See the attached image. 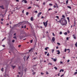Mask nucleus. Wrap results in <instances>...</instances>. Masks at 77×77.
Returning a JSON list of instances; mask_svg holds the SVG:
<instances>
[{
	"label": "nucleus",
	"mask_w": 77,
	"mask_h": 77,
	"mask_svg": "<svg viewBox=\"0 0 77 77\" xmlns=\"http://www.w3.org/2000/svg\"><path fill=\"white\" fill-rule=\"evenodd\" d=\"M64 34L65 35H67V32H65L64 33Z\"/></svg>",
	"instance_id": "nucleus-25"
},
{
	"label": "nucleus",
	"mask_w": 77,
	"mask_h": 77,
	"mask_svg": "<svg viewBox=\"0 0 77 77\" xmlns=\"http://www.w3.org/2000/svg\"><path fill=\"white\" fill-rule=\"evenodd\" d=\"M75 26V23H74V25H73V27H74Z\"/></svg>",
	"instance_id": "nucleus-42"
},
{
	"label": "nucleus",
	"mask_w": 77,
	"mask_h": 77,
	"mask_svg": "<svg viewBox=\"0 0 77 77\" xmlns=\"http://www.w3.org/2000/svg\"><path fill=\"white\" fill-rule=\"evenodd\" d=\"M13 38H14V39H15L17 40V37L16 36L14 37Z\"/></svg>",
	"instance_id": "nucleus-21"
},
{
	"label": "nucleus",
	"mask_w": 77,
	"mask_h": 77,
	"mask_svg": "<svg viewBox=\"0 0 77 77\" xmlns=\"http://www.w3.org/2000/svg\"><path fill=\"white\" fill-rule=\"evenodd\" d=\"M36 73H35V72H33V73H32V75H35V74Z\"/></svg>",
	"instance_id": "nucleus-33"
},
{
	"label": "nucleus",
	"mask_w": 77,
	"mask_h": 77,
	"mask_svg": "<svg viewBox=\"0 0 77 77\" xmlns=\"http://www.w3.org/2000/svg\"><path fill=\"white\" fill-rule=\"evenodd\" d=\"M42 12H39V13H38V14H37V17H39V16H40V15H41V14H42Z\"/></svg>",
	"instance_id": "nucleus-3"
},
{
	"label": "nucleus",
	"mask_w": 77,
	"mask_h": 77,
	"mask_svg": "<svg viewBox=\"0 0 77 77\" xmlns=\"http://www.w3.org/2000/svg\"><path fill=\"white\" fill-rule=\"evenodd\" d=\"M67 7L68 8H69V9H71V6H67Z\"/></svg>",
	"instance_id": "nucleus-11"
},
{
	"label": "nucleus",
	"mask_w": 77,
	"mask_h": 77,
	"mask_svg": "<svg viewBox=\"0 0 77 77\" xmlns=\"http://www.w3.org/2000/svg\"><path fill=\"white\" fill-rule=\"evenodd\" d=\"M43 5H45V2H44L43 3Z\"/></svg>",
	"instance_id": "nucleus-31"
},
{
	"label": "nucleus",
	"mask_w": 77,
	"mask_h": 77,
	"mask_svg": "<svg viewBox=\"0 0 77 77\" xmlns=\"http://www.w3.org/2000/svg\"><path fill=\"white\" fill-rule=\"evenodd\" d=\"M16 0V1L17 2H19V0Z\"/></svg>",
	"instance_id": "nucleus-55"
},
{
	"label": "nucleus",
	"mask_w": 77,
	"mask_h": 77,
	"mask_svg": "<svg viewBox=\"0 0 77 77\" xmlns=\"http://www.w3.org/2000/svg\"><path fill=\"white\" fill-rule=\"evenodd\" d=\"M56 48H57V49H58V48H59V47H58V46H57Z\"/></svg>",
	"instance_id": "nucleus-49"
},
{
	"label": "nucleus",
	"mask_w": 77,
	"mask_h": 77,
	"mask_svg": "<svg viewBox=\"0 0 77 77\" xmlns=\"http://www.w3.org/2000/svg\"><path fill=\"white\" fill-rule=\"evenodd\" d=\"M33 42V40H32L30 41V43H32V42Z\"/></svg>",
	"instance_id": "nucleus-29"
},
{
	"label": "nucleus",
	"mask_w": 77,
	"mask_h": 77,
	"mask_svg": "<svg viewBox=\"0 0 77 77\" xmlns=\"http://www.w3.org/2000/svg\"><path fill=\"white\" fill-rule=\"evenodd\" d=\"M50 6H52L53 5L52 4H49Z\"/></svg>",
	"instance_id": "nucleus-41"
},
{
	"label": "nucleus",
	"mask_w": 77,
	"mask_h": 77,
	"mask_svg": "<svg viewBox=\"0 0 77 77\" xmlns=\"http://www.w3.org/2000/svg\"><path fill=\"white\" fill-rule=\"evenodd\" d=\"M6 39V37H5L2 40V41H4V40H5Z\"/></svg>",
	"instance_id": "nucleus-15"
},
{
	"label": "nucleus",
	"mask_w": 77,
	"mask_h": 77,
	"mask_svg": "<svg viewBox=\"0 0 77 77\" xmlns=\"http://www.w3.org/2000/svg\"><path fill=\"white\" fill-rule=\"evenodd\" d=\"M52 9H51V8H49L48 10V11H50V10H52Z\"/></svg>",
	"instance_id": "nucleus-48"
},
{
	"label": "nucleus",
	"mask_w": 77,
	"mask_h": 77,
	"mask_svg": "<svg viewBox=\"0 0 77 77\" xmlns=\"http://www.w3.org/2000/svg\"><path fill=\"white\" fill-rule=\"evenodd\" d=\"M21 45H18L19 47H21Z\"/></svg>",
	"instance_id": "nucleus-52"
},
{
	"label": "nucleus",
	"mask_w": 77,
	"mask_h": 77,
	"mask_svg": "<svg viewBox=\"0 0 77 77\" xmlns=\"http://www.w3.org/2000/svg\"><path fill=\"white\" fill-rule=\"evenodd\" d=\"M61 71H62V72H63L64 71L63 69H61Z\"/></svg>",
	"instance_id": "nucleus-56"
},
{
	"label": "nucleus",
	"mask_w": 77,
	"mask_h": 77,
	"mask_svg": "<svg viewBox=\"0 0 77 77\" xmlns=\"http://www.w3.org/2000/svg\"><path fill=\"white\" fill-rule=\"evenodd\" d=\"M57 44H58V45H60V44L59 43H57Z\"/></svg>",
	"instance_id": "nucleus-44"
},
{
	"label": "nucleus",
	"mask_w": 77,
	"mask_h": 77,
	"mask_svg": "<svg viewBox=\"0 0 77 77\" xmlns=\"http://www.w3.org/2000/svg\"><path fill=\"white\" fill-rule=\"evenodd\" d=\"M54 49H52V53H53V52H54Z\"/></svg>",
	"instance_id": "nucleus-23"
},
{
	"label": "nucleus",
	"mask_w": 77,
	"mask_h": 77,
	"mask_svg": "<svg viewBox=\"0 0 77 77\" xmlns=\"http://www.w3.org/2000/svg\"><path fill=\"white\" fill-rule=\"evenodd\" d=\"M69 61H70L69 60H68L67 61V62H69Z\"/></svg>",
	"instance_id": "nucleus-50"
},
{
	"label": "nucleus",
	"mask_w": 77,
	"mask_h": 77,
	"mask_svg": "<svg viewBox=\"0 0 77 77\" xmlns=\"http://www.w3.org/2000/svg\"><path fill=\"white\" fill-rule=\"evenodd\" d=\"M73 38L75 39H76V37H75V34H73Z\"/></svg>",
	"instance_id": "nucleus-8"
},
{
	"label": "nucleus",
	"mask_w": 77,
	"mask_h": 77,
	"mask_svg": "<svg viewBox=\"0 0 77 77\" xmlns=\"http://www.w3.org/2000/svg\"><path fill=\"white\" fill-rule=\"evenodd\" d=\"M52 41H53V42H54V41H55V38H54V37H52Z\"/></svg>",
	"instance_id": "nucleus-4"
},
{
	"label": "nucleus",
	"mask_w": 77,
	"mask_h": 77,
	"mask_svg": "<svg viewBox=\"0 0 77 77\" xmlns=\"http://www.w3.org/2000/svg\"><path fill=\"white\" fill-rule=\"evenodd\" d=\"M77 74V72H75L74 73V75H75L76 74Z\"/></svg>",
	"instance_id": "nucleus-18"
},
{
	"label": "nucleus",
	"mask_w": 77,
	"mask_h": 77,
	"mask_svg": "<svg viewBox=\"0 0 77 77\" xmlns=\"http://www.w3.org/2000/svg\"><path fill=\"white\" fill-rule=\"evenodd\" d=\"M52 34L53 36H55V35L54 34V33L53 32Z\"/></svg>",
	"instance_id": "nucleus-45"
},
{
	"label": "nucleus",
	"mask_w": 77,
	"mask_h": 77,
	"mask_svg": "<svg viewBox=\"0 0 77 77\" xmlns=\"http://www.w3.org/2000/svg\"><path fill=\"white\" fill-rule=\"evenodd\" d=\"M0 8H2V9H5V8L3 7V5H2L1 6H0Z\"/></svg>",
	"instance_id": "nucleus-6"
},
{
	"label": "nucleus",
	"mask_w": 77,
	"mask_h": 77,
	"mask_svg": "<svg viewBox=\"0 0 77 77\" xmlns=\"http://www.w3.org/2000/svg\"><path fill=\"white\" fill-rule=\"evenodd\" d=\"M36 59V58L34 57V58H33V59H34V60H35Z\"/></svg>",
	"instance_id": "nucleus-47"
},
{
	"label": "nucleus",
	"mask_w": 77,
	"mask_h": 77,
	"mask_svg": "<svg viewBox=\"0 0 77 77\" xmlns=\"http://www.w3.org/2000/svg\"><path fill=\"white\" fill-rule=\"evenodd\" d=\"M35 13H38V11H35Z\"/></svg>",
	"instance_id": "nucleus-40"
},
{
	"label": "nucleus",
	"mask_w": 77,
	"mask_h": 77,
	"mask_svg": "<svg viewBox=\"0 0 77 77\" xmlns=\"http://www.w3.org/2000/svg\"><path fill=\"white\" fill-rule=\"evenodd\" d=\"M15 42V40H13L12 41V42Z\"/></svg>",
	"instance_id": "nucleus-39"
},
{
	"label": "nucleus",
	"mask_w": 77,
	"mask_h": 77,
	"mask_svg": "<svg viewBox=\"0 0 77 77\" xmlns=\"http://www.w3.org/2000/svg\"><path fill=\"white\" fill-rule=\"evenodd\" d=\"M43 18H44V17H43V16H42L41 17V18H42V19Z\"/></svg>",
	"instance_id": "nucleus-64"
},
{
	"label": "nucleus",
	"mask_w": 77,
	"mask_h": 77,
	"mask_svg": "<svg viewBox=\"0 0 77 77\" xmlns=\"http://www.w3.org/2000/svg\"><path fill=\"white\" fill-rule=\"evenodd\" d=\"M30 20H31V21H33V17H32L31 18Z\"/></svg>",
	"instance_id": "nucleus-9"
},
{
	"label": "nucleus",
	"mask_w": 77,
	"mask_h": 77,
	"mask_svg": "<svg viewBox=\"0 0 77 77\" xmlns=\"http://www.w3.org/2000/svg\"><path fill=\"white\" fill-rule=\"evenodd\" d=\"M46 74H48V72H46Z\"/></svg>",
	"instance_id": "nucleus-60"
},
{
	"label": "nucleus",
	"mask_w": 77,
	"mask_h": 77,
	"mask_svg": "<svg viewBox=\"0 0 77 77\" xmlns=\"http://www.w3.org/2000/svg\"><path fill=\"white\" fill-rule=\"evenodd\" d=\"M66 49H65L64 50V52H66Z\"/></svg>",
	"instance_id": "nucleus-46"
},
{
	"label": "nucleus",
	"mask_w": 77,
	"mask_h": 77,
	"mask_svg": "<svg viewBox=\"0 0 77 77\" xmlns=\"http://www.w3.org/2000/svg\"><path fill=\"white\" fill-rule=\"evenodd\" d=\"M20 67H21L20 66H19V69H20Z\"/></svg>",
	"instance_id": "nucleus-62"
},
{
	"label": "nucleus",
	"mask_w": 77,
	"mask_h": 77,
	"mask_svg": "<svg viewBox=\"0 0 77 77\" xmlns=\"http://www.w3.org/2000/svg\"><path fill=\"white\" fill-rule=\"evenodd\" d=\"M41 75H43V74H44V73H43L42 72H41Z\"/></svg>",
	"instance_id": "nucleus-35"
},
{
	"label": "nucleus",
	"mask_w": 77,
	"mask_h": 77,
	"mask_svg": "<svg viewBox=\"0 0 77 77\" xmlns=\"http://www.w3.org/2000/svg\"><path fill=\"white\" fill-rule=\"evenodd\" d=\"M66 39L67 40H69V38L68 37H67Z\"/></svg>",
	"instance_id": "nucleus-43"
},
{
	"label": "nucleus",
	"mask_w": 77,
	"mask_h": 77,
	"mask_svg": "<svg viewBox=\"0 0 77 77\" xmlns=\"http://www.w3.org/2000/svg\"><path fill=\"white\" fill-rule=\"evenodd\" d=\"M24 27L25 29H26V26L25 25L24 26Z\"/></svg>",
	"instance_id": "nucleus-59"
},
{
	"label": "nucleus",
	"mask_w": 77,
	"mask_h": 77,
	"mask_svg": "<svg viewBox=\"0 0 77 77\" xmlns=\"http://www.w3.org/2000/svg\"><path fill=\"white\" fill-rule=\"evenodd\" d=\"M24 3H27V2L26 0H24Z\"/></svg>",
	"instance_id": "nucleus-12"
},
{
	"label": "nucleus",
	"mask_w": 77,
	"mask_h": 77,
	"mask_svg": "<svg viewBox=\"0 0 77 77\" xmlns=\"http://www.w3.org/2000/svg\"><path fill=\"white\" fill-rule=\"evenodd\" d=\"M57 51V52H58L57 53V54H60V51H58V50L57 51Z\"/></svg>",
	"instance_id": "nucleus-7"
},
{
	"label": "nucleus",
	"mask_w": 77,
	"mask_h": 77,
	"mask_svg": "<svg viewBox=\"0 0 77 77\" xmlns=\"http://www.w3.org/2000/svg\"><path fill=\"white\" fill-rule=\"evenodd\" d=\"M24 10H23L22 11L23 14H24Z\"/></svg>",
	"instance_id": "nucleus-54"
},
{
	"label": "nucleus",
	"mask_w": 77,
	"mask_h": 77,
	"mask_svg": "<svg viewBox=\"0 0 77 77\" xmlns=\"http://www.w3.org/2000/svg\"><path fill=\"white\" fill-rule=\"evenodd\" d=\"M12 67L13 69H14V68H15V66H12Z\"/></svg>",
	"instance_id": "nucleus-14"
},
{
	"label": "nucleus",
	"mask_w": 77,
	"mask_h": 77,
	"mask_svg": "<svg viewBox=\"0 0 77 77\" xmlns=\"http://www.w3.org/2000/svg\"><path fill=\"white\" fill-rule=\"evenodd\" d=\"M32 50V49H31L30 50H29V52H30V51H31V50Z\"/></svg>",
	"instance_id": "nucleus-57"
},
{
	"label": "nucleus",
	"mask_w": 77,
	"mask_h": 77,
	"mask_svg": "<svg viewBox=\"0 0 77 77\" xmlns=\"http://www.w3.org/2000/svg\"><path fill=\"white\" fill-rule=\"evenodd\" d=\"M53 60L54 61V62H56L57 60L55 59H54Z\"/></svg>",
	"instance_id": "nucleus-20"
},
{
	"label": "nucleus",
	"mask_w": 77,
	"mask_h": 77,
	"mask_svg": "<svg viewBox=\"0 0 77 77\" xmlns=\"http://www.w3.org/2000/svg\"><path fill=\"white\" fill-rule=\"evenodd\" d=\"M48 65H52V63H49Z\"/></svg>",
	"instance_id": "nucleus-26"
},
{
	"label": "nucleus",
	"mask_w": 77,
	"mask_h": 77,
	"mask_svg": "<svg viewBox=\"0 0 77 77\" xmlns=\"http://www.w3.org/2000/svg\"><path fill=\"white\" fill-rule=\"evenodd\" d=\"M47 52H45V55H46V54H47Z\"/></svg>",
	"instance_id": "nucleus-24"
},
{
	"label": "nucleus",
	"mask_w": 77,
	"mask_h": 77,
	"mask_svg": "<svg viewBox=\"0 0 77 77\" xmlns=\"http://www.w3.org/2000/svg\"><path fill=\"white\" fill-rule=\"evenodd\" d=\"M63 64V62H62V61H60V64Z\"/></svg>",
	"instance_id": "nucleus-30"
},
{
	"label": "nucleus",
	"mask_w": 77,
	"mask_h": 77,
	"mask_svg": "<svg viewBox=\"0 0 77 77\" xmlns=\"http://www.w3.org/2000/svg\"><path fill=\"white\" fill-rule=\"evenodd\" d=\"M31 8H32V7H29L28 8V9H31Z\"/></svg>",
	"instance_id": "nucleus-17"
},
{
	"label": "nucleus",
	"mask_w": 77,
	"mask_h": 77,
	"mask_svg": "<svg viewBox=\"0 0 77 77\" xmlns=\"http://www.w3.org/2000/svg\"><path fill=\"white\" fill-rule=\"evenodd\" d=\"M29 56H28L26 58V60H28V59H29Z\"/></svg>",
	"instance_id": "nucleus-28"
},
{
	"label": "nucleus",
	"mask_w": 77,
	"mask_h": 77,
	"mask_svg": "<svg viewBox=\"0 0 77 77\" xmlns=\"http://www.w3.org/2000/svg\"><path fill=\"white\" fill-rule=\"evenodd\" d=\"M54 68L55 69H57V68L56 67H54Z\"/></svg>",
	"instance_id": "nucleus-22"
},
{
	"label": "nucleus",
	"mask_w": 77,
	"mask_h": 77,
	"mask_svg": "<svg viewBox=\"0 0 77 77\" xmlns=\"http://www.w3.org/2000/svg\"><path fill=\"white\" fill-rule=\"evenodd\" d=\"M60 35H61V34H62V32H60Z\"/></svg>",
	"instance_id": "nucleus-32"
},
{
	"label": "nucleus",
	"mask_w": 77,
	"mask_h": 77,
	"mask_svg": "<svg viewBox=\"0 0 77 77\" xmlns=\"http://www.w3.org/2000/svg\"><path fill=\"white\" fill-rule=\"evenodd\" d=\"M48 23V20H47L46 22L45 23L44 22H43V24L44 25V26H45V27L47 26V24H48V23Z\"/></svg>",
	"instance_id": "nucleus-2"
},
{
	"label": "nucleus",
	"mask_w": 77,
	"mask_h": 77,
	"mask_svg": "<svg viewBox=\"0 0 77 77\" xmlns=\"http://www.w3.org/2000/svg\"><path fill=\"white\" fill-rule=\"evenodd\" d=\"M47 56H49V53H48L47 55Z\"/></svg>",
	"instance_id": "nucleus-36"
},
{
	"label": "nucleus",
	"mask_w": 77,
	"mask_h": 77,
	"mask_svg": "<svg viewBox=\"0 0 77 77\" xmlns=\"http://www.w3.org/2000/svg\"><path fill=\"white\" fill-rule=\"evenodd\" d=\"M68 0L66 1V4H68Z\"/></svg>",
	"instance_id": "nucleus-27"
},
{
	"label": "nucleus",
	"mask_w": 77,
	"mask_h": 77,
	"mask_svg": "<svg viewBox=\"0 0 77 77\" xmlns=\"http://www.w3.org/2000/svg\"><path fill=\"white\" fill-rule=\"evenodd\" d=\"M1 21H3V19H1Z\"/></svg>",
	"instance_id": "nucleus-61"
},
{
	"label": "nucleus",
	"mask_w": 77,
	"mask_h": 77,
	"mask_svg": "<svg viewBox=\"0 0 77 77\" xmlns=\"http://www.w3.org/2000/svg\"><path fill=\"white\" fill-rule=\"evenodd\" d=\"M49 48L46 47L45 48V50H48V49Z\"/></svg>",
	"instance_id": "nucleus-10"
},
{
	"label": "nucleus",
	"mask_w": 77,
	"mask_h": 77,
	"mask_svg": "<svg viewBox=\"0 0 77 77\" xmlns=\"http://www.w3.org/2000/svg\"><path fill=\"white\" fill-rule=\"evenodd\" d=\"M63 18H64V17H65V16L64 15H63L62 16Z\"/></svg>",
	"instance_id": "nucleus-58"
},
{
	"label": "nucleus",
	"mask_w": 77,
	"mask_h": 77,
	"mask_svg": "<svg viewBox=\"0 0 77 77\" xmlns=\"http://www.w3.org/2000/svg\"><path fill=\"white\" fill-rule=\"evenodd\" d=\"M75 47H77V42L75 43Z\"/></svg>",
	"instance_id": "nucleus-13"
},
{
	"label": "nucleus",
	"mask_w": 77,
	"mask_h": 77,
	"mask_svg": "<svg viewBox=\"0 0 77 77\" xmlns=\"http://www.w3.org/2000/svg\"><path fill=\"white\" fill-rule=\"evenodd\" d=\"M27 24H29V26H32V24H31V23H30L29 22H28V21H27V22H26Z\"/></svg>",
	"instance_id": "nucleus-5"
},
{
	"label": "nucleus",
	"mask_w": 77,
	"mask_h": 77,
	"mask_svg": "<svg viewBox=\"0 0 77 77\" xmlns=\"http://www.w3.org/2000/svg\"><path fill=\"white\" fill-rule=\"evenodd\" d=\"M56 17L58 19H59V16H56Z\"/></svg>",
	"instance_id": "nucleus-34"
},
{
	"label": "nucleus",
	"mask_w": 77,
	"mask_h": 77,
	"mask_svg": "<svg viewBox=\"0 0 77 77\" xmlns=\"http://www.w3.org/2000/svg\"><path fill=\"white\" fill-rule=\"evenodd\" d=\"M29 12H26V15H29Z\"/></svg>",
	"instance_id": "nucleus-16"
},
{
	"label": "nucleus",
	"mask_w": 77,
	"mask_h": 77,
	"mask_svg": "<svg viewBox=\"0 0 77 77\" xmlns=\"http://www.w3.org/2000/svg\"><path fill=\"white\" fill-rule=\"evenodd\" d=\"M54 8H56V5H54Z\"/></svg>",
	"instance_id": "nucleus-63"
},
{
	"label": "nucleus",
	"mask_w": 77,
	"mask_h": 77,
	"mask_svg": "<svg viewBox=\"0 0 77 77\" xmlns=\"http://www.w3.org/2000/svg\"><path fill=\"white\" fill-rule=\"evenodd\" d=\"M1 71H3V69L2 68V69H1Z\"/></svg>",
	"instance_id": "nucleus-51"
},
{
	"label": "nucleus",
	"mask_w": 77,
	"mask_h": 77,
	"mask_svg": "<svg viewBox=\"0 0 77 77\" xmlns=\"http://www.w3.org/2000/svg\"><path fill=\"white\" fill-rule=\"evenodd\" d=\"M57 23H61V20H60L57 21Z\"/></svg>",
	"instance_id": "nucleus-19"
},
{
	"label": "nucleus",
	"mask_w": 77,
	"mask_h": 77,
	"mask_svg": "<svg viewBox=\"0 0 77 77\" xmlns=\"http://www.w3.org/2000/svg\"><path fill=\"white\" fill-rule=\"evenodd\" d=\"M57 75L58 76H60V73H58L57 74Z\"/></svg>",
	"instance_id": "nucleus-37"
},
{
	"label": "nucleus",
	"mask_w": 77,
	"mask_h": 77,
	"mask_svg": "<svg viewBox=\"0 0 77 77\" xmlns=\"http://www.w3.org/2000/svg\"><path fill=\"white\" fill-rule=\"evenodd\" d=\"M61 23L63 26L64 25L66 26L67 24V21L64 19H61Z\"/></svg>",
	"instance_id": "nucleus-1"
},
{
	"label": "nucleus",
	"mask_w": 77,
	"mask_h": 77,
	"mask_svg": "<svg viewBox=\"0 0 77 77\" xmlns=\"http://www.w3.org/2000/svg\"><path fill=\"white\" fill-rule=\"evenodd\" d=\"M2 46L3 47H5V45H2Z\"/></svg>",
	"instance_id": "nucleus-53"
},
{
	"label": "nucleus",
	"mask_w": 77,
	"mask_h": 77,
	"mask_svg": "<svg viewBox=\"0 0 77 77\" xmlns=\"http://www.w3.org/2000/svg\"><path fill=\"white\" fill-rule=\"evenodd\" d=\"M67 18L68 20H69V17H67Z\"/></svg>",
	"instance_id": "nucleus-38"
}]
</instances>
